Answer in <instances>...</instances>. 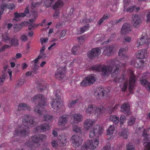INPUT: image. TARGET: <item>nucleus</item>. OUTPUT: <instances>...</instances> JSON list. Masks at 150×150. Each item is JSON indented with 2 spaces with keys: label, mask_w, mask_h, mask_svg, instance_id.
Masks as SVG:
<instances>
[{
  "label": "nucleus",
  "mask_w": 150,
  "mask_h": 150,
  "mask_svg": "<svg viewBox=\"0 0 150 150\" xmlns=\"http://www.w3.org/2000/svg\"><path fill=\"white\" fill-rule=\"evenodd\" d=\"M126 64L122 63L117 59H112L110 64L105 65L103 66L96 65L91 67L90 69L96 71L101 72L102 74L108 76L111 73V76L114 79V81L116 83H120L125 79V76L123 74H120V68H125Z\"/></svg>",
  "instance_id": "nucleus-1"
},
{
  "label": "nucleus",
  "mask_w": 150,
  "mask_h": 150,
  "mask_svg": "<svg viewBox=\"0 0 150 150\" xmlns=\"http://www.w3.org/2000/svg\"><path fill=\"white\" fill-rule=\"evenodd\" d=\"M32 102H37L38 105L36 106L34 109V111L36 115L40 116L44 112H47L46 110L43 108L45 106L46 100L44 95L42 94H37L32 99Z\"/></svg>",
  "instance_id": "nucleus-2"
},
{
  "label": "nucleus",
  "mask_w": 150,
  "mask_h": 150,
  "mask_svg": "<svg viewBox=\"0 0 150 150\" xmlns=\"http://www.w3.org/2000/svg\"><path fill=\"white\" fill-rule=\"evenodd\" d=\"M105 109L102 105L97 106L94 104L89 105L86 108V113L89 115L94 113L97 117H99L104 112Z\"/></svg>",
  "instance_id": "nucleus-3"
},
{
  "label": "nucleus",
  "mask_w": 150,
  "mask_h": 150,
  "mask_svg": "<svg viewBox=\"0 0 150 150\" xmlns=\"http://www.w3.org/2000/svg\"><path fill=\"white\" fill-rule=\"evenodd\" d=\"M46 136L42 134H37L33 136L31 142L29 141V150H35L40 145V141H42L46 138Z\"/></svg>",
  "instance_id": "nucleus-4"
},
{
  "label": "nucleus",
  "mask_w": 150,
  "mask_h": 150,
  "mask_svg": "<svg viewBox=\"0 0 150 150\" xmlns=\"http://www.w3.org/2000/svg\"><path fill=\"white\" fill-rule=\"evenodd\" d=\"M23 128V130L16 129L15 131L14 135L23 136H25L27 132L26 129L28 128V116H25L22 120Z\"/></svg>",
  "instance_id": "nucleus-5"
},
{
  "label": "nucleus",
  "mask_w": 150,
  "mask_h": 150,
  "mask_svg": "<svg viewBox=\"0 0 150 150\" xmlns=\"http://www.w3.org/2000/svg\"><path fill=\"white\" fill-rule=\"evenodd\" d=\"M128 73L129 76L128 89L130 93H132L133 92V89L135 85L137 78L134 74V72L131 69L129 70Z\"/></svg>",
  "instance_id": "nucleus-6"
},
{
  "label": "nucleus",
  "mask_w": 150,
  "mask_h": 150,
  "mask_svg": "<svg viewBox=\"0 0 150 150\" xmlns=\"http://www.w3.org/2000/svg\"><path fill=\"white\" fill-rule=\"evenodd\" d=\"M52 99L53 100L50 103L52 108L56 110L60 108L63 105V103L59 95L57 93H55Z\"/></svg>",
  "instance_id": "nucleus-7"
},
{
  "label": "nucleus",
  "mask_w": 150,
  "mask_h": 150,
  "mask_svg": "<svg viewBox=\"0 0 150 150\" xmlns=\"http://www.w3.org/2000/svg\"><path fill=\"white\" fill-rule=\"evenodd\" d=\"M96 80V75L91 74L84 78L80 83V86H90L93 84Z\"/></svg>",
  "instance_id": "nucleus-8"
},
{
  "label": "nucleus",
  "mask_w": 150,
  "mask_h": 150,
  "mask_svg": "<svg viewBox=\"0 0 150 150\" xmlns=\"http://www.w3.org/2000/svg\"><path fill=\"white\" fill-rule=\"evenodd\" d=\"M98 141L96 139L94 141L92 140H87L85 144L83 145L81 147V150H87L88 149H94L98 146Z\"/></svg>",
  "instance_id": "nucleus-9"
},
{
  "label": "nucleus",
  "mask_w": 150,
  "mask_h": 150,
  "mask_svg": "<svg viewBox=\"0 0 150 150\" xmlns=\"http://www.w3.org/2000/svg\"><path fill=\"white\" fill-rule=\"evenodd\" d=\"M94 96L98 99H105L108 97V92L102 88L97 89L94 93Z\"/></svg>",
  "instance_id": "nucleus-10"
},
{
  "label": "nucleus",
  "mask_w": 150,
  "mask_h": 150,
  "mask_svg": "<svg viewBox=\"0 0 150 150\" xmlns=\"http://www.w3.org/2000/svg\"><path fill=\"white\" fill-rule=\"evenodd\" d=\"M101 48L96 47L91 49L88 51L87 53V56L89 58L93 59L95 57H98L101 53Z\"/></svg>",
  "instance_id": "nucleus-11"
},
{
  "label": "nucleus",
  "mask_w": 150,
  "mask_h": 150,
  "mask_svg": "<svg viewBox=\"0 0 150 150\" xmlns=\"http://www.w3.org/2000/svg\"><path fill=\"white\" fill-rule=\"evenodd\" d=\"M31 12L33 18L29 20V30L38 27L37 25L34 23L37 17L38 13L36 10L33 8H32V10Z\"/></svg>",
  "instance_id": "nucleus-12"
},
{
  "label": "nucleus",
  "mask_w": 150,
  "mask_h": 150,
  "mask_svg": "<svg viewBox=\"0 0 150 150\" xmlns=\"http://www.w3.org/2000/svg\"><path fill=\"white\" fill-rule=\"evenodd\" d=\"M103 131V127H100L98 125H96L94 126L93 129L91 130L90 133L89 137L93 138L97 133H98V135H101Z\"/></svg>",
  "instance_id": "nucleus-13"
},
{
  "label": "nucleus",
  "mask_w": 150,
  "mask_h": 150,
  "mask_svg": "<svg viewBox=\"0 0 150 150\" xmlns=\"http://www.w3.org/2000/svg\"><path fill=\"white\" fill-rule=\"evenodd\" d=\"M50 129V124L46 122L38 125L35 128L34 130L35 133H38L39 132H44L46 131L49 130Z\"/></svg>",
  "instance_id": "nucleus-14"
},
{
  "label": "nucleus",
  "mask_w": 150,
  "mask_h": 150,
  "mask_svg": "<svg viewBox=\"0 0 150 150\" xmlns=\"http://www.w3.org/2000/svg\"><path fill=\"white\" fill-rule=\"evenodd\" d=\"M66 69L64 67H59L55 73V77L57 79L60 80L64 78L66 75Z\"/></svg>",
  "instance_id": "nucleus-15"
},
{
  "label": "nucleus",
  "mask_w": 150,
  "mask_h": 150,
  "mask_svg": "<svg viewBox=\"0 0 150 150\" xmlns=\"http://www.w3.org/2000/svg\"><path fill=\"white\" fill-rule=\"evenodd\" d=\"M28 13V7L27 6L24 12L23 13H18L17 12L14 13V18L13 20V21L14 22H18L21 20V18H23L26 16V15Z\"/></svg>",
  "instance_id": "nucleus-16"
},
{
  "label": "nucleus",
  "mask_w": 150,
  "mask_h": 150,
  "mask_svg": "<svg viewBox=\"0 0 150 150\" xmlns=\"http://www.w3.org/2000/svg\"><path fill=\"white\" fill-rule=\"evenodd\" d=\"M115 48L113 45H108L103 47V54L107 56H110L113 53Z\"/></svg>",
  "instance_id": "nucleus-17"
},
{
  "label": "nucleus",
  "mask_w": 150,
  "mask_h": 150,
  "mask_svg": "<svg viewBox=\"0 0 150 150\" xmlns=\"http://www.w3.org/2000/svg\"><path fill=\"white\" fill-rule=\"evenodd\" d=\"M130 2L128 0H124V1L123 11H126L127 12H132L135 8V6H130Z\"/></svg>",
  "instance_id": "nucleus-18"
},
{
  "label": "nucleus",
  "mask_w": 150,
  "mask_h": 150,
  "mask_svg": "<svg viewBox=\"0 0 150 150\" xmlns=\"http://www.w3.org/2000/svg\"><path fill=\"white\" fill-rule=\"evenodd\" d=\"M72 144L73 146L77 147L81 144L82 141L79 137L76 135H74L71 137V139Z\"/></svg>",
  "instance_id": "nucleus-19"
},
{
  "label": "nucleus",
  "mask_w": 150,
  "mask_h": 150,
  "mask_svg": "<svg viewBox=\"0 0 150 150\" xmlns=\"http://www.w3.org/2000/svg\"><path fill=\"white\" fill-rule=\"evenodd\" d=\"M132 19L134 27L135 28L139 27L142 23V20L139 16L138 15H132Z\"/></svg>",
  "instance_id": "nucleus-20"
},
{
  "label": "nucleus",
  "mask_w": 150,
  "mask_h": 150,
  "mask_svg": "<svg viewBox=\"0 0 150 150\" xmlns=\"http://www.w3.org/2000/svg\"><path fill=\"white\" fill-rule=\"evenodd\" d=\"M128 50L127 47L122 48L120 49L118 52V56L120 59L124 60L128 58V57L126 54Z\"/></svg>",
  "instance_id": "nucleus-21"
},
{
  "label": "nucleus",
  "mask_w": 150,
  "mask_h": 150,
  "mask_svg": "<svg viewBox=\"0 0 150 150\" xmlns=\"http://www.w3.org/2000/svg\"><path fill=\"white\" fill-rule=\"evenodd\" d=\"M68 116L64 115L59 117L58 119V124L60 127H64L68 120Z\"/></svg>",
  "instance_id": "nucleus-22"
},
{
  "label": "nucleus",
  "mask_w": 150,
  "mask_h": 150,
  "mask_svg": "<svg viewBox=\"0 0 150 150\" xmlns=\"http://www.w3.org/2000/svg\"><path fill=\"white\" fill-rule=\"evenodd\" d=\"M147 50L145 49L138 50L136 54V57L138 59H143L146 58L147 56Z\"/></svg>",
  "instance_id": "nucleus-23"
},
{
  "label": "nucleus",
  "mask_w": 150,
  "mask_h": 150,
  "mask_svg": "<svg viewBox=\"0 0 150 150\" xmlns=\"http://www.w3.org/2000/svg\"><path fill=\"white\" fill-rule=\"evenodd\" d=\"M131 30L130 25L129 23H125L122 26L121 33L122 35H125Z\"/></svg>",
  "instance_id": "nucleus-24"
},
{
  "label": "nucleus",
  "mask_w": 150,
  "mask_h": 150,
  "mask_svg": "<svg viewBox=\"0 0 150 150\" xmlns=\"http://www.w3.org/2000/svg\"><path fill=\"white\" fill-rule=\"evenodd\" d=\"M144 62L143 60H135L133 59L131 61V64L136 68H139L144 67Z\"/></svg>",
  "instance_id": "nucleus-25"
},
{
  "label": "nucleus",
  "mask_w": 150,
  "mask_h": 150,
  "mask_svg": "<svg viewBox=\"0 0 150 150\" xmlns=\"http://www.w3.org/2000/svg\"><path fill=\"white\" fill-rule=\"evenodd\" d=\"M96 122L95 120H93L91 119H86L84 122V128L86 129L87 130H88L95 124Z\"/></svg>",
  "instance_id": "nucleus-26"
},
{
  "label": "nucleus",
  "mask_w": 150,
  "mask_h": 150,
  "mask_svg": "<svg viewBox=\"0 0 150 150\" xmlns=\"http://www.w3.org/2000/svg\"><path fill=\"white\" fill-rule=\"evenodd\" d=\"M121 110L123 113L127 114L129 115L130 114V106L129 103H125L121 107Z\"/></svg>",
  "instance_id": "nucleus-27"
},
{
  "label": "nucleus",
  "mask_w": 150,
  "mask_h": 150,
  "mask_svg": "<svg viewBox=\"0 0 150 150\" xmlns=\"http://www.w3.org/2000/svg\"><path fill=\"white\" fill-rule=\"evenodd\" d=\"M64 5V2L62 0H58L55 2L53 7L52 8L55 10L57 9H61Z\"/></svg>",
  "instance_id": "nucleus-28"
},
{
  "label": "nucleus",
  "mask_w": 150,
  "mask_h": 150,
  "mask_svg": "<svg viewBox=\"0 0 150 150\" xmlns=\"http://www.w3.org/2000/svg\"><path fill=\"white\" fill-rule=\"evenodd\" d=\"M74 118V122L75 124H78L82 121L83 116L81 114L78 113L74 114L73 115Z\"/></svg>",
  "instance_id": "nucleus-29"
},
{
  "label": "nucleus",
  "mask_w": 150,
  "mask_h": 150,
  "mask_svg": "<svg viewBox=\"0 0 150 150\" xmlns=\"http://www.w3.org/2000/svg\"><path fill=\"white\" fill-rule=\"evenodd\" d=\"M140 83L144 86L148 91H150V82H148L145 79L142 78L140 79Z\"/></svg>",
  "instance_id": "nucleus-30"
},
{
  "label": "nucleus",
  "mask_w": 150,
  "mask_h": 150,
  "mask_svg": "<svg viewBox=\"0 0 150 150\" xmlns=\"http://www.w3.org/2000/svg\"><path fill=\"white\" fill-rule=\"evenodd\" d=\"M110 120L115 125L117 124L120 121L119 117L115 115L110 116Z\"/></svg>",
  "instance_id": "nucleus-31"
},
{
  "label": "nucleus",
  "mask_w": 150,
  "mask_h": 150,
  "mask_svg": "<svg viewBox=\"0 0 150 150\" xmlns=\"http://www.w3.org/2000/svg\"><path fill=\"white\" fill-rule=\"evenodd\" d=\"M28 22H25L20 24H15L14 25V30L15 32H17L20 30L22 28V26L24 25L25 23H27Z\"/></svg>",
  "instance_id": "nucleus-32"
},
{
  "label": "nucleus",
  "mask_w": 150,
  "mask_h": 150,
  "mask_svg": "<svg viewBox=\"0 0 150 150\" xmlns=\"http://www.w3.org/2000/svg\"><path fill=\"white\" fill-rule=\"evenodd\" d=\"M80 48L79 45H75L71 49V52L74 55H77L79 54V51Z\"/></svg>",
  "instance_id": "nucleus-33"
},
{
  "label": "nucleus",
  "mask_w": 150,
  "mask_h": 150,
  "mask_svg": "<svg viewBox=\"0 0 150 150\" xmlns=\"http://www.w3.org/2000/svg\"><path fill=\"white\" fill-rule=\"evenodd\" d=\"M110 16V15L108 14H105L99 20L98 23L99 25H100L104 22L105 20L108 19Z\"/></svg>",
  "instance_id": "nucleus-34"
},
{
  "label": "nucleus",
  "mask_w": 150,
  "mask_h": 150,
  "mask_svg": "<svg viewBox=\"0 0 150 150\" xmlns=\"http://www.w3.org/2000/svg\"><path fill=\"white\" fill-rule=\"evenodd\" d=\"M128 130L127 128H124L122 130L120 136L123 138L127 139L128 138Z\"/></svg>",
  "instance_id": "nucleus-35"
},
{
  "label": "nucleus",
  "mask_w": 150,
  "mask_h": 150,
  "mask_svg": "<svg viewBox=\"0 0 150 150\" xmlns=\"http://www.w3.org/2000/svg\"><path fill=\"white\" fill-rule=\"evenodd\" d=\"M47 86L46 84H42L39 83L37 87L39 92H42L47 88Z\"/></svg>",
  "instance_id": "nucleus-36"
},
{
  "label": "nucleus",
  "mask_w": 150,
  "mask_h": 150,
  "mask_svg": "<svg viewBox=\"0 0 150 150\" xmlns=\"http://www.w3.org/2000/svg\"><path fill=\"white\" fill-rule=\"evenodd\" d=\"M18 108L20 111H25L28 109L27 104L24 103H20L18 106Z\"/></svg>",
  "instance_id": "nucleus-37"
},
{
  "label": "nucleus",
  "mask_w": 150,
  "mask_h": 150,
  "mask_svg": "<svg viewBox=\"0 0 150 150\" xmlns=\"http://www.w3.org/2000/svg\"><path fill=\"white\" fill-rule=\"evenodd\" d=\"M79 102V99L76 100H69L68 103V106L69 108H72L74 107L76 104Z\"/></svg>",
  "instance_id": "nucleus-38"
},
{
  "label": "nucleus",
  "mask_w": 150,
  "mask_h": 150,
  "mask_svg": "<svg viewBox=\"0 0 150 150\" xmlns=\"http://www.w3.org/2000/svg\"><path fill=\"white\" fill-rule=\"evenodd\" d=\"M115 130V127L113 125H110L108 128L107 131V134L108 135H111L112 134Z\"/></svg>",
  "instance_id": "nucleus-39"
},
{
  "label": "nucleus",
  "mask_w": 150,
  "mask_h": 150,
  "mask_svg": "<svg viewBox=\"0 0 150 150\" xmlns=\"http://www.w3.org/2000/svg\"><path fill=\"white\" fill-rule=\"evenodd\" d=\"M147 38V36L146 34H145L144 36H142L139 42V45H141L144 44L146 42Z\"/></svg>",
  "instance_id": "nucleus-40"
},
{
  "label": "nucleus",
  "mask_w": 150,
  "mask_h": 150,
  "mask_svg": "<svg viewBox=\"0 0 150 150\" xmlns=\"http://www.w3.org/2000/svg\"><path fill=\"white\" fill-rule=\"evenodd\" d=\"M128 86L127 81H126L123 83H122L120 84V88L121 89L122 91L123 92L125 91Z\"/></svg>",
  "instance_id": "nucleus-41"
},
{
  "label": "nucleus",
  "mask_w": 150,
  "mask_h": 150,
  "mask_svg": "<svg viewBox=\"0 0 150 150\" xmlns=\"http://www.w3.org/2000/svg\"><path fill=\"white\" fill-rule=\"evenodd\" d=\"M89 28V26L88 25H85L83 27H81L79 29H78V30L80 32V33L81 34L83 33L84 32L88 30Z\"/></svg>",
  "instance_id": "nucleus-42"
},
{
  "label": "nucleus",
  "mask_w": 150,
  "mask_h": 150,
  "mask_svg": "<svg viewBox=\"0 0 150 150\" xmlns=\"http://www.w3.org/2000/svg\"><path fill=\"white\" fill-rule=\"evenodd\" d=\"M11 42L12 46L14 47H17L19 45L18 40L16 38H13L12 39Z\"/></svg>",
  "instance_id": "nucleus-43"
},
{
  "label": "nucleus",
  "mask_w": 150,
  "mask_h": 150,
  "mask_svg": "<svg viewBox=\"0 0 150 150\" xmlns=\"http://www.w3.org/2000/svg\"><path fill=\"white\" fill-rule=\"evenodd\" d=\"M93 20V19H91V18L87 19L86 18H85L81 20H80V22L84 24L87 23L92 22Z\"/></svg>",
  "instance_id": "nucleus-44"
},
{
  "label": "nucleus",
  "mask_w": 150,
  "mask_h": 150,
  "mask_svg": "<svg viewBox=\"0 0 150 150\" xmlns=\"http://www.w3.org/2000/svg\"><path fill=\"white\" fill-rule=\"evenodd\" d=\"M39 67L37 64H35L33 69L32 72L29 71V76L32 75V73H34L35 74L37 73V70Z\"/></svg>",
  "instance_id": "nucleus-45"
},
{
  "label": "nucleus",
  "mask_w": 150,
  "mask_h": 150,
  "mask_svg": "<svg viewBox=\"0 0 150 150\" xmlns=\"http://www.w3.org/2000/svg\"><path fill=\"white\" fill-rule=\"evenodd\" d=\"M119 107L120 105L119 104H116L113 107H108L107 108V110L110 111V113H111L115 111Z\"/></svg>",
  "instance_id": "nucleus-46"
},
{
  "label": "nucleus",
  "mask_w": 150,
  "mask_h": 150,
  "mask_svg": "<svg viewBox=\"0 0 150 150\" xmlns=\"http://www.w3.org/2000/svg\"><path fill=\"white\" fill-rule=\"evenodd\" d=\"M142 136L143 137L144 140H148L149 139L148 134L147 133V131L144 129L142 132Z\"/></svg>",
  "instance_id": "nucleus-47"
},
{
  "label": "nucleus",
  "mask_w": 150,
  "mask_h": 150,
  "mask_svg": "<svg viewBox=\"0 0 150 150\" xmlns=\"http://www.w3.org/2000/svg\"><path fill=\"white\" fill-rule=\"evenodd\" d=\"M54 0H47L45 2V4L47 7L50 6Z\"/></svg>",
  "instance_id": "nucleus-48"
},
{
  "label": "nucleus",
  "mask_w": 150,
  "mask_h": 150,
  "mask_svg": "<svg viewBox=\"0 0 150 150\" xmlns=\"http://www.w3.org/2000/svg\"><path fill=\"white\" fill-rule=\"evenodd\" d=\"M45 49V46L44 45L42 46L40 50V55L42 56V58H44V57H45L46 55L45 53L44 52Z\"/></svg>",
  "instance_id": "nucleus-49"
},
{
  "label": "nucleus",
  "mask_w": 150,
  "mask_h": 150,
  "mask_svg": "<svg viewBox=\"0 0 150 150\" xmlns=\"http://www.w3.org/2000/svg\"><path fill=\"white\" fill-rule=\"evenodd\" d=\"M77 39L80 44H82L85 41V37L83 36H81L78 37Z\"/></svg>",
  "instance_id": "nucleus-50"
},
{
  "label": "nucleus",
  "mask_w": 150,
  "mask_h": 150,
  "mask_svg": "<svg viewBox=\"0 0 150 150\" xmlns=\"http://www.w3.org/2000/svg\"><path fill=\"white\" fill-rule=\"evenodd\" d=\"M135 121V118L134 117H132L128 121V125H133Z\"/></svg>",
  "instance_id": "nucleus-51"
},
{
  "label": "nucleus",
  "mask_w": 150,
  "mask_h": 150,
  "mask_svg": "<svg viewBox=\"0 0 150 150\" xmlns=\"http://www.w3.org/2000/svg\"><path fill=\"white\" fill-rule=\"evenodd\" d=\"M67 142V139L63 138L59 140V144L60 146H64Z\"/></svg>",
  "instance_id": "nucleus-52"
},
{
  "label": "nucleus",
  "mask_w": 150,
  "mask_h": 150,
  "mask_svg": "<svg viewBox=\"0 0 150 150\" xmlns=\"http://www.w3.org/2000/svg\"><path fill=\"white\" fill-rule=\"evenodd\" d=\"M143 145L145 147L144 150H150V143L148 142H145L143 143Z\"/></svg>",
  "instance_id": "nucleus-53"
},
{
  "label": "nucleus",
  "mask_w": 150,
  "mask_h": 150,
  "mask_svg": "<svg viewBox=\"0 0 150 150\" xmlns=\"http://www.w3.org/2000/svg\"><path fill=\"white\" fill-rule=\"evenodd\" d=\"M7 76L6 74H3L0 78V85H2L4 82L5 79Z\"/></svg>",
  "instance_id": "nucleus-54"
},
{
  "label": "nucleus",
  "mask_w": 150,
  "mask_h": 150,
  "mask_svg": "<svg viewBox=\"0 0 150 150\" xmlns=\"http://www.w3.org/2000/svg\"><path fill=\"white\" fill-rule=\"evenodd\" d=\"M111 144L110 143H107L105 146L103 147V149L101 150H112L110 148Z\"/></svg>",
  "instance_id": "nucleus-55"
},
{
  "label": "nucleus",
  "mask_w": 150,
  "mask_h": 150,
  "mask_svg": "<svg viewBox=\"0 0 150 150\" xmlns=\"http://www.w3.org/2000/svg\"><path fill=\"white\" fill-rule=\"evenodd\" d=\"M24 81L22 79H20L18 81L17 84L16 85V87L17 88L22 86L24 83Z\"/></svg>",
  "instance_id": "nucleus-56"
},
{
  "label": "nucleus",
  "mask_w": 150,
  "mask_h": 150,
  "mask_svg": "<svg viewBox=\"0 0 150 150\" xmlns=\"http://www.w3.org/2000/svg\"><path fill=\"white\" fill-rule=\"evenodd\" d=\"M116 36V34L113 33L111 34V36L108 39L106 42L107 43L111 42V41L113 40L114 38Z\"/></svg>",
  "instance_id": "nucleus-57"
},
{
  "label": "nucleus",
  "mask_w": 150,
  "mask_h": 150,
  "mask_svg": "<svg viewBox=\"0 0 150 150\" xmlns=\"http://www.w3.org/2000/svg\"><path fill=\"white\" fill-rule=\"evenodd\" d=\"M131 38L130 37L128 36H125L124 37L123 42L124 43L126 42H131Z\"/></svg>",
  "instance_id": "nucleus-58"
},
{
  "label": "nucleus",
  "mask_w": 150,
  "mask_h": 150,
  "mask_svg": "<svg viewBox=\"0 0 150 150\" xmlns=\"http://www.w3.org/2000/svg\"><path fill=\"white\" fill-rule=\"evenodd\" d=\"M120 125H123L126 121V117L125 116L122 115L120 116Z\"/></svg>",
  "instance_id": "nucleus-59"
},
{
  "label": "nucleus",
  "mask_w": 150,
  "mask_h": 150,
  "mask_svg": "<svg viewBox=\"0 0 150 150\" xmlns=\"http://www.w3.org/2000/svg\"><path fill=\"white\" fill-rule=\"evenodd\" d=\"M8 4L6 3H4L1 5L0 6V9L1 11H4L5 9L6 8H8Z\"/></svg>",
  "instance_id": "nucleus-60"
},
{
  "label": "nucleus",
  "mask_w": 150,
  "mask_h": 150,
  "mask_svg": "<svg viewBox=\"0 0 150 150\" xmlns=\"http://www.w3.org/2000/svg\"><path fill=\"white\" fill-rule=\"evenodd\" d=\"M29 124H30L31 125V127H33V126L35 125L36 123L34 121V119L32 118L30 119V117L29 116Z\"/></svg>",
  "instance_id": "nucleus-61"
},
{
  "label": "nucleus",
  "mask_w": 150,
  "mask_h": 150,
  "mask_svg": "<svg viewBox=\"0 0 150 150\" xmlns=\"http://www.w3.org/2000/svg\"><path fill=\"white\" fill-rule=\"evenodd\" d=\"M2 39L5 42L10 40L8 35L6 34H5L2 35Z\"/></svg>",
  "instance_id": "nucleus-62"
},
{
  "label": "nucleus",
  "mask_w": 150,
  "mask_h": 150,
  "mask_svg": "<svg viewBox=\"0 0 150 150\" xmlns=\"http://www.w3.org/2000/svg\"><path fill=\"white\" fill-rule=\"evenodd\" d=\"M55 10V11L53 14V16L54 18H57L59 16V11L57 9Z\"/></svg>",
  "instance_id": "nucleus-63"
},
{
  "label": "nucleus",
  "mask_w": 150,
  "mask_h": 150,
  "mask_svg": "<svg viewBox=\"0 0 150 150\" xmlns=\"http://www.w3.org/2000/svg\"><path fill=\"white\" fill-rule=\"evenodd\" d=\"M52 117L53 116L52 115H50L47 114L44 116L43 119L45 120H52Z\"/></svg>",
  "instance_id": "nucleus-64"
}]
</instances>
